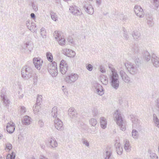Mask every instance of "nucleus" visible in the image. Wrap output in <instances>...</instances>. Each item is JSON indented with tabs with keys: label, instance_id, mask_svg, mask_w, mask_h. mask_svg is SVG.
Listing matches in <instances>:
<instances>
[{
	"label": "nucleus",
	"instance_id": "f8f14e48",
	"mask_svg": "<svg viewBox=\"0 0 159 159\" xmlns=\"http://www.w3.org/2000/svg\"><path fill=\"white\" fill-rule=\"evenodd\" d=\"M33 62L35 67L38 70H40L42 65V60L40 58H34L33 59Z\"/></svg>",
	"mask_w": 159,
	"mask_h": 159
},
{
	"label": "nucleus",
	"instance_id": "0eeeda50",
	"mask_svg": "<svg viewBox=\"0 0 159 159\" xmlns=\"http://www.w3.org/2000/svg\"><path fill=\"white\" fill-rule=\"evenodd\" d=\"M93 87L95 89V92L99 95L102 96L104 94V90L101 85L96 83L93 84Z\"/></svg>",
	"mask_w": 159,
	"mask_h": 159
},
{
	"label": "nucleus",
	"instance_id": "09e8293b",
	"mask_svg": "<svg viewBox=\"0 0 159 159\" xmlns=\"http://www.w3.org/2000/svg\"><path fill=\"white\" fill-rule=\"evenodd\" d=\"M40 105H36L35 104V107H34V106L33 107L34 111L36 113L39 112V111L40 108H41L40 106Z\"/></svg>",
	"mask_w": 159,
	"mask_h": 159
},
{
	"label": "nucleus",
	"instance_id": "6ab92c4d",
	"mask_svg": "<svg viewBox=\"0 0 159 159\" xmlns=\"http://www.w3.org/2000/svg\"><path fill=\"white\" fill-rule=\"evenodd\" d=\"M31 118L28 116H24L22 120L23 124L25 125H28L30 124L31 122Z\"/></svg>",
	"mask_w": 159,
	"mask_h": 159
},
{
	"label": "nucleus",
	"instance_id": "ddd939ff",
	"mask_svg": "<svg viewBox=\"0 0 159 159\" xmlns=\"http://www.w3.org/2000/svg\"><path fill=\"white\" fill-rule=\"evenodd\" d=\"M115 147L117 154L119 155H121L123 152L122 147L120 143L118 142L117 140H116V141Z\"/></svg>",
	"mask_w": 159,
	"mask_h": 159
},
{
	"label": "nucleus",
	"instance_id": "4d7b16f0",
	"mask_svg": "<svg viewBox=\"0 0 159 159\" xmlns=\"http://www.w3.org/2000/svg\"><path fill=\"white\" fill-rule=\"evenodd\" d=\"M38 124L40 127H43L44 125V122L41 120H39L38 121Z\"/></svg>",
	"mask_w": 159,
	"mask_h": 159
},
{
	"label": "nucleus",
	"instance_id": "603ef678",
	"mask_svg": "<svg viewBox=\"0 0 159 159\" xmlns=\"http://www.w3.org/2000/svg\"><path fill=\"white\" fill-rule=\"evenodd\" d=\"M140 9H142V8L140 7V6L137 5H136L135 6L134 8V10L136 15L137 14V12H136V10H138V11L140 12Z\"/></svg>",
	"mask_w": 159,
	"mask_h": 159
},
{
	"label": "nucleus",
	"instance_id": "79ce46f5",
	"mask_svg": "<svg viewBox=\"0 0 159 159\" xmlns=\"http://www.w3.org/2000/svg\"><path fill=\"white\" fill-rule=\"evenodd\" d=\"M28 29L32 32H34L35 33L37 32V30L36 25H33V26H30V27Z\"/></svg>",
	"mask_w": 159,
	"mask_h": 159
},
{
	"label": "nucleus",
	"instance_id": "338daca9",
	"mask_svg": "<svg viewBox=\"0 0 159 159\" xmlns=\"http://www.w3.org/2000/svg\"><path fill=\"white\" fill-rule=\"evenodd\" d=\"M62 90L63 91V92H64V94L66 95V96H67L68 95V91H67V89H62Z\"/></svg>",
	"mask_w": 159,
	"mask_h": 159
},
{
	"label": "nucleus",
	"instance_id": "1a4fd4ad",
	"mask_svg": "<svg viewBox=\"0 0 159 159\" xmlns=\"http://www.w3.org/2000/svg\"><path fill=\"white\" fill-rule=\"evenodd\" d=\"M120 74L122 80L125 82L127 83L130 82V77L126 75L125 72L123 70V69L122 68L120 69Z\"/></svg>",
	"mask_w": 159,
	"mask_h": 159
},
{
	"label": "nucleus",
	"instance_id": "2f4dec72",
	"mask_svg": "<svg viewBox=\"0 0 159 159\" xmlns=\"http://www.w3.org/2000/svg\"><path fill=\"white\" fill-rule=\"evenodd\" d=\"M50 15L51 18L54 21H56L57 20V17L56 13L52 11H50Z\"/></svg>",
	"mask_w": 159,
	"mask_h": 159
},
{
	"label": "nucleus",
	"instance_id": "aec40b11",
	"mask_svg": "<svg viewBox=\"0 0 159 159\" xmlns=\"http://www.w3.org/2000/svg\"><path fill=\"white\" fill-rule=\"evenodd\" d=\"M24 49H27L30 51H31L33 49V45L30 42H27L25 43L23 47Z\"/></svg>",
	"mask_w": 159,
	"mask_h": 159
},
{
	"label": "nucleus",
	"instance_id": "052dcab7",
	"mask_svg": "<svg viewBox=\"0 0 159 159\" xmlns=\"http://www.w3.org/2000/svg\"><path fill=\"white\" fill-rule=\"evenodd\" d=\"M83 143L84 144H85L86 146L88 147L89 146V142L86 140L84 139H83Z\"/></svg>",
	"mask_w": 159,
	"mask_h": 159
},
{
	"label": "nucleus",
	"instance_id": "f704fd0d",
	"mask_svg": "<svg viewBox=\"0 0 159 159\" xmlns=\"http://www.w3.org/2000/svg\"><path fill=\"white\" fill-rule=\"evenodd\" d=\"M16 155L15 153L13 151L11 154H8L7 156V159H15Z\"/></svg>",
	"mask_w": 159,
	"mask_h": 159
},
{
	"label": "nucleus",
	"instance_id": "c85d7f7f",
	"mask_svg": "<svg viewBox=\"0 0 159 159\" xmlns=\"http://www.w3.org/2000/svg\"><path fill=\"white\" fill-rule=\"evenodd\" d=\"M151 61L153 65L156 67H158L159 66V58H157L153 60H152Z\"/></svg>",
	"mask_w": 159,
	"mask_h": 159
},
{
	"label": "nucleus",
	"instance_id": "a211bd4d",
	"mask_svg": "<svg viewBox=\"0 0 159 159\" xmlns=\"http://www.w3.org/2000/svg\"><path fill=\"white\" fill-rule=\"evenodd\" d=\"M1 97L4 103V105L5 107L8 108V105L10 104V100L7 99V96L4 94H1Z\"/></svg>",
	"mask_w": 159,
	"mask_h": 159
},
{
	"label": "nucleus",
	"instance_id": "37998d69",
	"mask_svg": "<svg viewBox=\"0 0 159 159\" xmlns=\"http://www.w3.org/2000/svg\"><path fill=\"white\" fill-rule=\"evenodd\" d=\"M41 34L43 38H44V36H46V33L45 29L44 28H42L40 30Z\"/></svg>",
	"mask_w": 159,
	"mask_h": 159
},
{
	"label": "nucleus",
	"instance_id": "f3484780",
	"mask_svg": "<svg viewBox=\"0 0 159 159\" xmlns=\"http://www.w3.org/2000/svg\"><path fill=\"white\" fill-rule=\"evenodd\" d=\"M130 116L131 120L133 124V126H134V125H135L136 127H137L138 125H139V122L137 117L136 116L133 114L130 115Z\"/></svg>",
	"mask_w": 159,
	"mask_h": 159
},
{
	"label": "nucleus",
	"instance_id": "b1692460",
	"mask_svg": "<svg viewBox=\"0 0 159 159\" xmlns=\"http://www.w3.org/2000/svg\"><path fill=\"white\" fill-rule=\"evenodd\" d=\"M51 68V67L50 66L49 69H48L49 72L52 77L56 76L57 75V69H56L55 70H53V69L51 70V68Z\"/></svg>",
	"mask_w": 159,
	"mask_h": 159
},
{
	"label": "nucleus",
	"instance_id": "412c9836",
	"mask_svg": "<svg viewBox=\"0 0 159 159\" xmlns=\"http://www.w3.org/2000/svg\"><path fill=\"white\" fill-rule=\"evenodd\" d=\"M67 64H65V65L63 66H60V71L62 74L64 75L66 74L67 70Z\"/></svg>",
	"mask_w": 159,
	"mask_h": 159
},
{
	"label": "nucleus",
	"instance_id": "393cba45",
	"mask_svg": "<svg viewBox=\"0 0 159 159\" xmlns=\"http://www.w3.org/2000/svg\"><path fill=\"white\" fill-rule=\"evenodd\" d=\"M101 82L103 84L107 85L108 83V79L107 76L104 75H101L100 77Z\"/></svg>",
	"mask_w": 159,
	"mask_h": 159
},
{
	"label": "nucleus",
	"instance_id": "a878e982",
	"mask_svg": "<svg viewBox=\"0 0 159 159\" xmlns=\"http://www.w3.org/2000/svg\"><path fill=\"white\" fill-rule=\"evenodd\" d=\"M57 107L55 106L53 107L52 111V115L54 118H56L57 116Z\"/></svg>",
	"mask_w": 159,
	"mask_h": 159
},
{
	"label": "nucleus",
	"instance_id": "8fccbe9b",
	"mask_svg": "<svg viewBox=\"0 0 159 159\" xmlns=\"http://www.w3.org/2000/svg\"><path fill=\"white\" fill-rule=\"evenodd\" d=\"M12 148V144L10 143H7L6 144V149L7 148V150H8L9 151Z\"/></svg>",
	"mask_w": 159,
	"mask_h": 159
},
{
	"label": "nucleus",
	"instance_id": "2eb2a0df",
	"mask_svg": "<svg viewBox=\"0 0 159 159\" xmlns=\"http://www.w3.org/2000/svg\"><path fill=\"white\" fill-rule=\"evenodd\" d=\"M15 124L14 123H12L11 124L8 123L7 126V130L10 134L13 133L15 129Z\"/></svg>",
	"mask_w": 159,
	"mask_h": 159
},
{
	"label": "nucleus",
	"instance_id": "39448f33",
	"mask_svg": "<svg viewBox=\"0 0 159 159\" xmlns=\"http://www.w3.org/2000/svg\"><path fill=\"white\" fill-rule=\"evenodd\" d=\"M79 75L76 74L72 73L68 75L65 78L66 82L69 84L74 83L78 79Z\"/></svg>",
	"mask_w": 159,
	"mask_h": 159
},
{
	"label": "nucleus",
	"instance_id": "6e6d98bb",
	"mask_svg": "<svg viewBox=\"0 0 159 159\" xmlns=\"http://www.w3.org/2000/svg\"><path fill=\"white\" fill-rule=\"evenodd\" d=\"M98 114V110L95 109H94L92 111V114L94 116H96Z\"/></svg>",
	"mask_w": 159,
	"mask_h": 159
},
{
	"label": "nucleus",
	"instance_id": "58836bf2",
	"mask_svg": "<svg viewBox=\"0 0 159 159\" xmlns=\"http://www.w3.org/2000/svg\"><path fill=\"white\" fill-rule=\"evenodd\" d=\"M132 136L135 139H137L138 138V132L135 129H133L132 132Z\"/></svg>",
	"mask_w": 159,
	"mask_h": 159
},
{
	"label": "nucleus",
	"instance_id": "dca6fc26",
	"mask_svg": "<svg viewBox=\"0 0 159 159\" xmlns=\"http://www.w3.org/2000/svg\"><path fill=\"white\" fill-rule=\"evenodd\" d=\"M64 51L65 52L64 55L69 57H74L75 55V52L71 49H65Z\"/></svg>",
	"mask_w": 159,
	"mask_h": 159
},
{
	"label": "nucleus",
	"instance_id": "4c0bfd02",
	"mask_svg": "<svg viewBox=\"0 0 159 159\" xmlns=\"http://www.w3.org/2000/svg\"><path fill=\"white\" fill-rule=\"evenodd\" d=\"M131 147H130L129 141H126L125 145V148L126 151L128 152L130 151Z\"/></svg>",
	"mask_w": 159,
	"mask_h": 159
},
{
	"label": "nucleus",
	"instance_id": "0e129e2a",
	"mask_svg": "<svg viewBox=\"0 0 159 159\" xmlns=\"http://www.w3.org/2000/svg\"><path fill=\"white\" fill-rule=\"evenodd\" d=\"M158 58V57H157L156 54H155L154 53H153L152 54L151 56V60L154 59L155 58Z\"/></svg>",
	"mask_w": 159,
	"mask_h": 159
},
{
	"label": "nucleus",
	"instance_id": "cd10ccee",
	"mask_svg": "<svg viewBox=\"0 0 159 159\" xmlns=\"http://www.w3.org/2000/svg\"><path fill=\"white\" fill-rule=\"evenodd\" d=\"M143 55L145 59L147 61H149L151 59V56L149 53L146 51H144Z\"/></svg>",
	"mask_w": 159,
	"mask_h": 159
},
{
	"label": "nucleus",
	"instance_id": "9b49d317",
	"mask_svg": "<svg viewBox=\"0 0 159 159\" xmlns=\"http://www.w3.org/2000/svg\"><path fill=\"white\" fill-rule=\"evenodd\" d=\"M83 9L89 14L92 15L93 13V9L92 5L89 4H84Z\"/></svg>",
	"mask_w": 159,
	"mask_h": 159
},
{
	"label": "nucleus",
	"instance_id": "ea45409f",
	"mask_svg": "<svg viewBox=\"0 0 159 159\" xmlns=\"http://www.w3.org/2000/svg\"><path fill=\"white\" fill-rule=\"evenodd\" d=\"M58 40L59 43L61 45H64L65 43V40L64 38L62 37L59 38Z\"/></svg>",
	"mask_w": 159,
	"mask_h": 159
},
{
	"label": "nucleus",
	"instance_id": "774afa93",
	"mask_svg": "<svg viewBox=\"0 0 159 159\" xmlns=\"http://www.w3.org/2000/svg\"><path fill=\"white\" fill-rule=\"evenodd\" d=\"M33 9H34V10L35 11H37L38 10V8L36 6H35V5L34 4V5H33V6H32Z\"/></svg>",
	"mask_w": 159,
	"mask_h": 159
},
{
	"label": "nucleus",
	"instance_id": "423d86ee",
	"mask_svg": "<svg viewBox=\"0 0 159 159\" xmlns=\"http://www.w3.org/2000/svg\"><path fill=\"white\" fill-rule=\"evenodd\" d=\"M133 50L135 52V55H137V57H133L134 60V63L135 64V65L137 67H139L141 65V60L138 57V53L140 52L139 50V48L137 46L135 45L133 48Z\"/></svg>",
	"mask_w": 159,
	"mask_h": 159
},
{
	"label": "nucleus",
	"instance_id": "c756f323",
	"mask_svg": "<svg viewBox=\"0 0 159 159\" xmlns=\"http://www.w3.org/2000/svg\"><path fill=\"white\" fill-rule=\"evenodd\" d=\"M50 66L51 67L50 68H51V70L53 69L54 70H56V69L57 70V63L55 61H54L51 63L49 64L48 65V69H49Z\"/></svg>",
	"mask_w": 159,
	"mask_h": 159
},
{
	"label": "nucleus",
	"instance_id": "7ed1b4c3",
	"mask_svg": "<svg viewBox=\"0 0 159 159\" xmlns=\"http://www.w3.org/2000/svg\"><path fill=\"white\" fill-rule=\"evenodd\" d=\"M110 79L111 85L116 89H117L119 86V76L117 73L111 74L110 75Z\"/></svg>",
	"mask_w": 159,
	"mask_h": 159
},
{
	"label": "nucleus",
	"instance_id": "c9c22d12",
	"mask_svg": "<svg viewBox=\"0 0 159 159\" xmlns=\"http://www.w3.org/2000/svg\"><path fill=\"white\" fill-rule=\"evenodd\" d=\"M140 33L138 32H134L132 34V36L135 39H137L138 38L140 37Z\"/></svg>",
	"mask_w": 159,
	"mask_h": 159
},
{
	"label": "nucleus",
	"instance_id": "bb28decb",
	"mask_svg": "<svg viewBox=\"0 0 159 159\" xmlns=\"http://www.w3.org/2000/svg\"><path fill=\"white\" fill-rule=\"evenodd\" d=\"M153 120L155 126L159 128V119L155 114L153 115Z\"/></svg>",
	"mask_w": 159,
	"mask_h": 159
},
{
	"label": "nucleus",
	"instance_id": "9d476101",
	"mask_svg": "<svg viewBox=\"0 0 159 159\" xmlns=\"http://www.w3.org/2000/svg\"><path fill=\"white\" fill-rule=\"evenodd\" d=\"M71 12L75 16H80L82 14V12L78 9V7L75 5H72L69 8Z\"/></svg>",
	"mask_w": 159,
	"mask_h": 159
},
{
	"label": "nucleus",
	"instance_id": "a18cd8bd",
	"mask_svg": "<svg viewBox=\"0 0 159 159\" xmlns=\"http://www.w3.org/2000/svg\"><path fill=\"white\" fill-rule=\"evenodd\" d=\"M33 77V81L34 83V84L35 85L37 84L38 81V77L36 74L34 73V74L33 75V76L32 77Z\"/></svg>",
	"mask_w": 159,
	"mask_h": 159
},
{
	"label": "nucleus",
	"instance_id": "20e7f679",
	"mask_svg": "<svg viewBox=\"0 0 159 159\" xmlns=\"http://www.w3.org/2000/svg\"><path fill=\"white\" fill-rule=\"evenodd\" d=\"M125 66L129 73L132 75H135L138 72V68L135 64H133L130 62L125 63Z\"/></svg>",
	"mask_w": 159,
	"mask_h": 159
},
{
	"label": "nucleus",
	"instance_id": "6e6552de",
	"mask_svg": "<svg viewBox=\"0 0 159 159\" xmlns=\"http://www.w3.org/2000/svg\"><path fill=\"white\" fill-rule=\"evenodd\" d=\"M54 123L55 128L59 130H62L64 129L63 124L61 121L58 118L55 119Z\"/></svg>",
	"mask_w": 159,
	"mask_h": 159
},
{
	"label": "nucleus",
	"instance_id": "72a5a7b5",
	"mask_svg": "<svg viewBox=\"0 0 159 159\" xmlns=\"http://www.w3.org/2000/svg\"><path fill=\"white\" fill-rule=\"evenodd\" d=\"M140 12H138V10H136V12H137V14L136 15L139 17L141 18L144 16V13L143 9H140Z\"/></svg>",
	"mask_w": 159,
	"mask_h": 159
},
{
	"label": "nucleus",
	"instance_id": "69168bd1",
	"mask_svg": "<svg viewBox=\"0 0 159 159\" xmlns=\"http://www.w3.org/2000/svg\"><path fill=\"white\" fill-rule=\"evenodd\" d=\"M68 41L71 43H73V41L72 38L71 37H69L68 39Z\"/></svg>",
	"mask_w": 159,
	"mask_h": 159
},
{
	"label": "nucleus",
	"instance_id": "bf43d9fd",
	"mask_svg": "<svg viewBox=\"0 0 159 159\" xmlns=\"http://www.w3.org/2000/svg\"><path fill=\"white\" fill-rule=\"evenodd\" d=\"M153 3L155 4V6L157 7H158L159 6V0H153Z\"/></svg>",
	"mask_w": 159,
	"mask_h": 159
},
{
	"label": "nucleus",
	"instance_id": "473e14b6",
	"mask_svg": "<svg viewBox=\"0 0 159 159\" xmlns=\"http://www.w3.org/2000/svg\"><path fill=\"white\" fill-rule=\"evenodd\" d=\"M47 58L48 61L52 62L53 61V56L52 53L50 52H47L46 53Z\"/></svg>",
	"mask_w": 159,
	"mask_h": 159
},
{
	"label": "nucleus",
	"instance_id": "4be33fe9",
	"mask_svg": "<svg viewBox=\"0 0 159 159\" xmlns=\"http://www.w3.org/2000/svg\"><path fill=\"white\" fill-rule=\"evenodd\" d=\"M100 124L101 127L102 128L104 129L106 127L107 121L104 118H101Z\"/></svg>",
	"mask_w": 159,
	"mask_h": 159
},
{
	"label": "nucleus",
	"instance_id": "f257e3e1",
	"mask_svg": "<svg viewBox=\"0 0 159 159\" xmlns=\"http://www.w3.org/2000/svg\"><path fill=\"white\" fill-rule=\"evenodd\" d=\"M22 77L25 80H28L32 77L34 74L31 67L26 66L22 68L21 71Z\"/></svg>",
	"mask_w": 159,
	"mask_h": 159
},
{
	"label": "nucleus",
	"instance_id": "5701e85b",
	"mask_svg": "<svg viewBox=\"0 0 159 159\" xmlns=\"http://www.w3.org/2000/svg\"><path fill=\"white\" fill-rule=\"evenodd\" d=\"M49 142L52 148H56L57 146V143L54 138H51Z\"/></svg>",
	"mask_w": 159,
	"mask_h": 159
},
{
	"label": "nucleus",
	"instance_id": "c03bdc74",
	"mask_svg": "<svg viewBox=\"0 0 159 159\" xmlns=\"http://www.w3.org/2000/svg\"><path fill=\"white\" fill-rule=\"evenodd\" d=\"M147 23L149 26H152L153 24V21L152 18H148Z\"/></svg>",
	"mask_w": 159,
	"mask_h": 159
},
{
	"label": "nucleus",
	"instance_id": "13d9d810",
	"mask_svg": "<svg viewBox=\"0 0 159 159\" xmlns=\"http://www.w3.org/2000/svg\"><path fill=\"white\" fill-rule=\"evenodd\" d=\"M99 69H100V70L101 72L103 73H105V72L106 70H105V69L104 68L103 66H102L101 65L100 66Z\"/></svg>",
	"mask_w": 159,
	"mask_h": 159
},
{
	"label": "nucleus",
	"instance_id": "864d4df0",
	"mask_svg": "<svg viewBox=\"0 0 159 159\" xmlns=\"http://www.w3.org/2000/svg\"><path fill=\"white\" fill-rule=\"evenodd\" d=\"M150 157H151V159H158V156L155 153H152L150 155Z\"/></svg>",
	"mask_w": 159,
	"mask_h": 159
},
{
	"label": "nucleus",
	"instance_id": "680f3d73",
	"mask_svg": "<svg viewBox=\"0 0 159 159\" xmlns=\"http://www.w3.org/2000/svg\"><path fill=\"white\" fill-rule=\"evenodd\" d=\"M124 37L125 39H126L127 40L128 39V37L127 34V32L126 31H125V30L124 31Z\"/></svg>",
	"mask_w": 159,
	"mask_h": 159
},
{
	"label": "nucleus",
	"instance_id": "f03ea898",
	"mask_svg": "<svg viewBox=\"0 0 159 159\" xmlns=\"http://www.w3.org/2000/svg\"><path fill=\"white\" fill-rule=\"evenodd\" d=\"M115 115L117 125H118L121 130L123 131H125L126 129L125 121L123 119L121 114L118 113V110L116 111Z\"/></svg>",
	"mask_w": 159,
	"mask_h": 159
},
{
	"label": "nucleus",
	"instance_id": "5fc2aeb1",
	"mask_svg": "<svg viewBox=\"0 0 159 159\" xmlns=\"http://www.w3.org/2000/svg\"><path fill=\"white\" fill-rule=\"evenodd\" d=\"M26 109L24 106H21L20 108V112L21 113H23L26 111Z\"/></svg>",
	"mask_w": 159,
	"mask_h": 159
},
{
	"label": "nucleus",
	"instance_id": "a19ab883",
	"mask_svg": "<svg viewBox=\"0 0 159 159\" xmlns=\"http://www.w3.org/2000/svg\"><path fill=\"white\" fill-rule=\"evenodd\" d=\"M90 124L92 126H94L97 124V120L94 118L91 119L89 121Z\"/></svg>",
	"mask_w": 159,
	"mask_h": 159
},
{
	"label": "nucleus",
	"instance_id": "4468645a",
	"mask_svg": "<svg viewBox=\"0 0 159 159\" xmlns=\"http://www.w3.org/2000/svg\"><path fill=\"white\" fill-rule=\"evenodd\" d=\"M68 115L71 119H75L77 116V114L74 108H71L68 110Z\"/></svg>",
	"mask_w": 159,
	"mask_h": 159
},
{
	"label": "nucleus",
	"instance_id": "e433bc0d",
	"mask_svg": "<svg viewBox=\"0 0 159 159\" xmlns=\"http://www.w3.org/2000/svg\"><path fill=\"white\" fill-rule=\"evenodd\" d=\"M53 36L55 39H58L60 38L61 37V34L60 32L57 31H55L53 33Z\"/></svg>",
	"mask_w": 159,
	"mask_h": 159
},
{
	"label": "nucleus",
	"instance_id": "7c9ffc66",
	"mask_svg": "<svg viewBox=\"0 0 159 159\" xmlns=\"http://www.w3.org/2000/svg\"><path fill=\"white\" fill-rule=\"evenodd\" d=\"M112 154V152L111 151H107L105 152V157L104 158V159H112V157H111Z\"/></svg>",
	"mask_w": 159,
	"mask_h": 159
},
{
	"label": "nucleus",
	"instance_id": "49530a36",
	"mask_svg": "<svg viewBox=\"0 0 159 159\" xmlns=\"http://www.w3.org/2000/svg\"><path fill=\"white\" fill-rule=\"evenodd\" d=\"M42 101V96L41 95H38L37 98V101L36 105H41L40 103V102Z\"/></svg>",
	"mask_w": 159,
	"mask_h": 159
},
{
	"label": "nucleus",
	"instance_id": "e2e57ef3",
	"mask_svg": "<svg viewBox=\"0 0 159 159\" xmlns=\"http://www.w3.org/2000/svg\"><path fill=\"white\" fill-rule=\"evenodd\" d=\"M65 64H67L66 63V61L64 60H62L60 64V66H61V65L63 66L65 65Z\"/></svg>",
	"mask_w": 159,
	"mask_h": 159
},
{
	"label": "nucleus",
	"instance_id": "3c124183",
	"mask_svg": "<svg viewBox=\"0 0 159 159\" xmlns=\"http://www.w3.org/2000/svg\"><path fill=\"white\" fill-rule=\"evenodd\" d=\"M87 69L89 71H91L93 69V66L91 64H88L86 65Z\"/></svg>",
	"mask_w": 159,
	"mask_h": 159
},
{
	"label": "nucleus",
	"instance_id": "de8ad7c7",
	"mask_svg": "<svg viewBox=\"0 0 159 159\" xmlns=\"http://www.w3.org/2000/svg\"><path fill=\"white\" fill-rule=\"evenodd\" d=\"M113 66L111 64L109 65V67L110 69L112 72V74H115V73H117V71L115 70V68L113 67Z\"/></svg>",
	"mask_w": 159,
	"mask_h": 159
}]
</instances>
